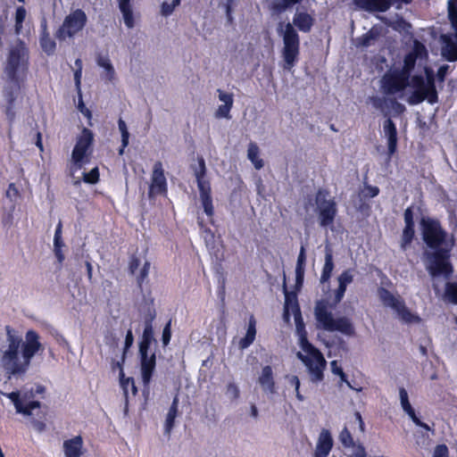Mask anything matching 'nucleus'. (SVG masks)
<instances>
[{"label":"nucleus","mask_w":457,"mask_h":457,"mask_svg":"<svg viewBox=\"0 0 457 457\" xmlns=\"http://www.w3.org/2000/svg\"><path fill=\"white\" fill-rule=\"evenodd\" d=\"M100 179V173L98 167L93 168L89 172L83 173V181L87 184H96Z\"/></svg>","instance_id":"nucleus-46"},{"label":"nucleus","mask_w":457,"mask_h":457,"mask_svg":"<svg viewBox=\"0 0 457 457\" xmlns=\"http://www.w3.org/2000/svg\"><path fill=\"white\" fill-rule=\"evenodd\" d=\"M293 23L300 31L308 33L314 24V19L307 12H296L294 16Z\"/></svg>","instance_id":"nucleus-28"},{"label":"nucleus","mask_w":457,"mask_h":457,"mask_svg":"<svg viewBox=\"0 0 457 457\" xmlns=\"http://www.w3.org/2000/svg\"><path fill=\"white\" fill-rule=\"evenodd\" d=\"M65 457H80L83 454V438L76 436L63 442Z\"/></svg>","instance_id":"nucleus-24"},{"label":"nucleus","mask_w":457,"mask_h":457,"mask_svg":"<svg viewBox=\"0 0 457 457\" xmlns=\"http://www.w3.org/2000/svg\"><path fill=\"white\" fill-rule=\"evenodd\" d=\"M357 10L368 12H385L390 9V0H352Z\"/></svg>","instance_id":"nucleus-20"},{"label":"nucleus","mask_w":457,"mask_h":457,"mask_svg":"<svg viewBox=\"0 0 457 457\" xmlns=\"http://www.w3.org/2000/svg\"><path fill=\"white\" fill-rule=\"evenodd\" d=\"M198 167L195 169L194 174L196 179L200 196L212 195L211 183L205 179L206 165L204 157L197 158Z\"/></svg>","instance_id":"nucleus-19"},{"label":"nucleus","mask_w":457,"mask_h":457,"mask_svg":"<svg viewBox=\"0 0 457 457\" xmlns=\"http://www.w3.org/2000/svg\"><path fill=\"white\" fill-rule=\"evenodd\" d=\"M352 271L351 269L344 270L337 278L338 283L347 287V286L353 281Z\"/></svg>","instance_id":"nucleus-50"},{"label":"nucleus","mask_w":457,"mask_h":457,"mask_svg":"<svg viewBox=\"0 0 457 457\" xmlns=\"http://www.w3.org/2000/svg\"><path fill=\"white\" fill-rule=\"evenodd\" d=\"M45 419H46L45 412H41V415L39 416V420L35 419V418L31 419V424H32L33 428H35V430H37L39 433L46 430V425L45 422Z\"/></svg>","instance_id":"nucleus-51"},{"label":"nucleus","mask_w":457,"mask_h":457,"mask_svg":"<svg viewBox=\"0 0 457 457\" xmlns=\"http://www.w3.org/2000/svg\"><path fill=\"white\" fill-rule=\"evenodd\" d=\"M316 204L320 227L327 228L334 224L337 214V204L334 197H329L327 189L320 188L316 193Z\"/></svg>","instance_id":"nucleus-13"},{"label":"nucleus","mask_w":457,"mask_h":457,"mask_svg":"<svg viewBox=\"0 0 457 457\" xmlns=\"http://www.w3.org/2000/svg\"><path fill=\"white\" fill-rule=\"evenodd\" d=\"M0 395H4L9 398L12 402L16 412L24 416H31L33 414V411L35 409H40L42 405L39 401H29L28 403H24V402H27L30 396H33L32 391L30 392L29 395V393H24L22 396H21V393L19 391L11 392L9 394H4L0 391Z\"/></svg>","instance_id":"nucleus-17"},{"label":"nucleus","mask_w":457,"mask_h":457,"mask_svg":"<svg viewBox=\"0 0 457 457\" xmlns=\"http://www.w3.org/2000/svg\"><path fill=\"white\" fill-rule=\"evenodd\" d=\"M425 73H426L425 81H426L427 86L430 91L429 92L430 97H431L432 101L438 100L437 91H436V85H435V75H434L433 71L428 68L425 69Z\"/></svg>","instance_id":"nucleus-40"},{"label":"nucleus","mask_w":457,"mask_h":457,"mask_svg":"<svg viewBox=\"0 0 457 457\" xmlns=\"http://www.w3.org/2000/svg\"><path fill=\"white\" fill-rule=\"evenodd\" d=\"M427 260V270L430 276H444L449 278L453 272V267L451 262V249L445 247L433 249L432 252L424 253Z\"/></svg>","instance_id":"nucleus-7"},{"label":"nucleus","mask_w":457,"mask_h":457,"mask_svg":"<svg viewBox=\"0 0 457 457\" xmlns=\"http://www.w3.org/2000/svg\"><path fill=\"white\" fill-rule=\"evenodd\" d=\"M303 0H276L271 4V10L276 13H281L287 9L300 4Z\"/></svg>","instance_id":"nucleus-37"},{"label":"nucleus","mask_w":457,"mask_h":457,"mask_svg":"<svg viewBox=\"0 0 457 457\" xmlns=\"http://www.w3.org/2000/svg\"><path fill=\"white\" fill-rule=\"evenodd\" d=\"M383 130L387 137V148L389 158L395 154L397 150V129L395 122L390 119H386L383 123Z\"/></svg>","instance_id":"nucleus-23"},{"label":"nucleus","mask_w":457,"mask_h":457,"mask_svg":"<svg viewBox=\"0 0 457 457\" xmlns=\"http://www.w3.org/2000/svg\"><path fill=\"white\" fill-rule=\"evenodd\" d=\"M200 199L205 214L210 218V222L213 224L214 207L212 195L200 196Z\"/></svg>","instance_id":"nucleus-43"},{"label":"nucleus","mask_w":457,"mask_h":457,"mask_svg":"<svg viewBox=\"0 0 457 457\" xmlns=\"http://www.w3.org/2000/svg\"><path fill=\"white\" fill-rule=\"evenodd\" d=\"M445 297L448 302L457 304V282L445 284Z\"/></svg>","instance_id":"nucleus-41"},{"label":"nucleus","mask_w":457,"mask_h":457,"mask_svg":"<svg viewBox=\"0 0 457 457\" xmlns=\"http://www.w3.org/2000/svg\"><path fill=\"white\" fill-rule=\"evenodd\" d=\"M379 194V188L376 186H366L365 187V196L373 198Z\"/></svg>","instance_id":"nucleus-61"},{"label":"nucleus","mask_w":457,"mask_h":457,"mask_svg":"<svg viewBox=\"0 0 457 457\" xmlns=\"http://www.w3.org/2000/svg\"><path fill=\"white\" fill-rule=\"evenodd\" d=\"M415 237V227H404L403 229L400 246L403 251L410 247Z\"/></svg>","instance_id":"nucleus-36"},{"label":"nucleus","mask_w":457,"mask_h":457,"mask_svg":"<svg viewBox=\"0 0 457 457\" xmlns=\"http://www.w3.org/2000/svg\"><path fill=\"white\" fill-rule=\"evenodd\" d=\"M4 71L19 91L29 71V51L22 41L10 49Z\"/></svg>","instance_id":"nucleus-5"},{"label":"nucleus","mask_w":457,"mask_h":457,"mask_svg":"<svg viewBox=\"0 0 457 457\" xmlns=\"http://www.w3.org/2000/svg\"><path fill=\"white\" fill-rule=\"evenodd\" d=\"M62 223L60 220L56 226L54 237V249H62L64 246V243L62 237Z\"/></svg>","instance_id":"nucleus-47"},{"label":"nucleus","mask_w":457,"mask_h":457,"mask_svg":"<svg viewBox=\"0 0 457 457\" xmlns=\"http://www.w3.org/2000/svg\"><path fill=\"white\" fill-rule=\"evenodd\" d=\"M27 11L24 6H18L16 8L14 16V31L16 35H19L23 29V22L26 19Z\"/></svg>","instance_id":"nucleus-38"},{"label":"nucleus","mask_w":457,"mask_h":457,"mask_svg":"<svg viewBox=\"0 0 457 457\" xmlns=\"http://www.w3.org/2000/svg\"><path fill=\"white\" fill-rule=\"evenodd\" d=\"M119 4V9L122 13L124 23L127 28L131 29L134 27V16L133 11L131 7V0H117Z\"/></svg>","instance_id":"nucleus-31"},{"label":"nucleus","mask_w":457,"mask_h":457,"mask_svg":"<svg viewBox=\"0 0 457 457\" xmlns=\"http://www.w3.org/2000/svg\"><path fill=\"white\" fill-rule=\"evenodd\" d=\"M118 126H119V129L121 133V147L119 151V154H122L124 149L129 145V133L128 131L126 122L122 119L119 120Z\"/></svg>","instance_id":"nucleus-42"},{"label":"nucleus","mask_w":457,"mask_h":457,"mask_svg":"<svg viewBox=\"0 0 457 457\" xmlns=\"http://www.w3.org/2000/svg\"><path fill=\"white\" fill-rule=\"evenodd\" d=\"M411 85L415 90L425 91L428 94L430 92L422 75L412 76Z\"/></svg>","instance_id":"nucleus-45"},{"label":"nucleus","mask_w":457,"mask_h":457,"mask_svg":"<svg viewBox=\"0 0 457 457\" xmlns=\"http://www.w3.org/2000/svg\"><path fill=\"white\" fill-rule=\"evenodd\" d=\"M180 1L181 0H172V2L170 4H169L167 2H163L162 4V8H161L162 14L163 16L170 15L173 12L175 7L179 5Z\"/></svg>","instance_id":"nucleus-48"},{"label":"nucleus","mask_w":457,"mask_h":457,"mask_svg":"<svg viewBox=\"0 0 457 457\" xmlns=\"http://www.w3.org/2000/svg\"><path fill=\"white\" fill-rule=\"evenodd\" d=\"M378 37V31L373 29H370L367 33L359 37L358 45L367 47L371 45V42L376 40Z\"/></svg>","instance_id":"nucleus-44"},{"label":"nucleus","mask_w":457,"mask_h":457,"mask_svg":"<svg viewBox=\"0 0 457 457\" xmlns=\"http://www.w3.org/2000/svg\"><path fill=\"white\" fill-rule=\"evenodd\" d=\"M334 267L335 265L332 250L327 246L325 250V262L320 275V282L322 284L329 281Z\"/></svg>","instance_id":"nucleus-29"},{"label":"nucleus","mask_w":457,"mask_h":457,"mask_svg":"<svg viewBox=\"0 0 457 457\" xmlns=\"http://www.w3.org/2000/svg\"><path fill=\"white\" fill-rule=\"evenodd\" d=\"M422 239L430 249L444 248L447 238V232L443 228L441 222L430 217L420 220Z\"/></svg>","instance_id":"nucleus-10"},{"label":"nucleus","mask_w":457,"mask_h":457,"mask_svg":"<svg viewBox=\"0 0 457 457\" xmlns=\"http://www.w3.org/2000/svg\"><path fill=\"white\" fill-rule=\"evenodd\" d=\"M278 31L283 33L282 56L285 69H292L298 61L300 54V37L291 23H287L283 30V23L278 25Z\"/></svg>","instance_id":"nucleus-8"},{"label":"nucleus","mask_w":457,"mask_h":457,"mask_svg":"<svg viewBox=\"0 0 457 457\" xmlns=\"http://www.w3.org/2000/svg\"><path fill=\"white\" fill-rule=\"evenodd\" d=\"M256 337V320L253 314L250 315L248 320V327L245 336L239 340L238 346L244 350L248 348L255 340Z\"/></svg>","instance_id":"nucleus-27"},{"label":"nucleus","mask_w":457,"mask_h":457,"mask_svg":"<svg viewBox=\"0 0 457 457\" xmlns=\"http://www.w3.org/2000/svg\"><path fill=\"white\" fill-rule=\"evenodd\" d=\"M171 338V321H168L163 328L162 335V342L163 346H167L170 344Z\"/></svg>","instance_id":"nucleus-53"},{"label":"nucleus","mask_w":457,"mask_h":457,"mask_svg":"<svg viewBox=\"0 0 457 457\" xmlns=\"http://www.w3.org/2000/svg\"><path fill=\"white\" fill-rule=\"evenodd\" d=\"M167 195L168 182L165 177L163 165L161 161H156L153 166L151 173L147 197L149 200H154L158 195L167 196Z\"/></svg>","instance_id":"nucleus-15"},{"label":"nucleus","mask_w":457,"mask_h":457,"mask_svg":"<svg viewBox=\"0 0 457 457\" xmlns=\"http://www.w3.org/2000/svg\"><path fill=\"white\" fill-rule=\"evenodd\" d=\"M154 314L145 320V328L138 344L140 372L142 382L145 387H149L156 367L155 352H153L151 354H149L151 345L154 342H156L154 336Z\"/></svg>","instance_id":"nucleus-4"},{"label":"nucleus","mask_w":457,"mask_h":457,"mask_svg":"<svg viewBox=\"0 0 457 457\" xmlns=\"http://www.w3.org/2000/svg\"><path fill=\"white\" fill-rule=\"evenodd\" d=\"M404 227H415L413 206H409L403 212Z\"/></svg>","instance_id":"nucleus-52"},{"label":"nucleus","mask_w":457,"mask_h":457,"mask_svg":"<svg viewBox=\"0 0 457 457\" xmlns=\"http://www.w3.org/2000/svg\"><path fill=\"white\" fill-rule=\"evenodd\" d=\"M218 93H219V96H218L219 100L223 102L224 103L223 104L233 105L234 99H233L232 94L224 92L221 89H218Z\"/></svg>","instance_id":"nucleus-55"},{"label":"nucleus","mask_w":457,"mask_h":457,"mask_svg":"<svg viewBox=\"0 0 457 457\" xmlns=\"http://www.w3.org/2000/svg\"><path fill=\"white\" fill-rule=\"evenodd\" d=\"M449 70V66L447 64H444L440 66L437 70L436 77L438 81L443 82L445 79V77L447 75Z\"/></svg>","instance_id":"nucleus-62"},{"label":"nucleus","mask_w":457,"mask_h":457,"mask_svg":"<svg viewBox=\"0 0 457 457\" xmlns=\"http://www.w3.org/2000/svg\"><path fill=\"white\" fill-rule=\"evenodd\" d=\"M258 382L265 393H276V383L271 366L266 365L262 368Z\"/></svg>","instance_id":"nucleus-25"},{"label":"nucleus","mask_w":457,"mask_h":457,"mask_svg":"<svg viewBox=\"0 0 457 457\" xmlns=\"http://www.w3.org/2000/svg\"><path fill=\"white\" fill-rule=\"evenodd\" d=\"M94 133L87 128H83L77 137L71 153L74 170H79L89 162L93 153Z\"/></svg>","instance_id":"nucleus-9"},{"label":"nucleus","mask_w":457,"mask_h":457,"mask_svg":"<svg viewBox=\"0 0 457 457\" xmlns=\"http://www.w3.org/2000/svg\"><path fill=\"white\" fill-rule=\"evenodd\" d=\"M410 77L399 69L387 71L380 79V88L386 96L403 93L410 85Z\"/></svg>","instance_id":"nucleus-14"},{"label":"nucleus","mask_w":457,"mask_h":457,"mask_svg":"<svg viewBox=\"0 0 457 457\" xmlns=\"http://www.w3.org/2000/svg\"><path fill=\"white\" fill-rule=\"evenodd\" d=\"M290 383L295 386V393H296V398L299 401H303V396L301 395L299 389H300V380L297 376H292L290 378Z\"/></svg>","instance_id":"nucleus-60"},{"label":"nucleus","mask_w":457,"mask_h":457,"mask_svg":"<svg viewBox=\"0 0 457 457\" xmlns=\"http://www.w3.org/2000/svg\"><path fill=\"white\" fill-rule=\"evenodd\" d=\"M226 1H227L226 4H225L226 17H227L228 22L229 24H232L234 22V18L232 15V12H233L232 5L234 4L236 0H226Z\"/></svg>","instance_id":"nucleus-58"},{"label":"nucleus","mask_w":457,"mask_h":457,"mask_svg":"<svg viewBox=\"0 0 457 457\" xmlns=\"http://www.w3.org/2000/svg\"><path fill=\"white\" fill-rule=\"evenodd\" d=\"M4 112H5V116H6V119L8 120L10 126H12V124L13 123L15 117H16V113L13 110V106L7 105Z\"/></svg>","instance_id":"nucleus-64"},{"label":"nucleus","mask_w":457,"mask_h":457,"mask_svg":"<svg viewBox=\"0 0 457 457\" xmlns=\"http://www.w3.org/2000/svg\"><path fill=\"white\" fill-rule=\"evenodd\" d=\"M365 424L361 414L355 411L353 419L348 422L339 434V441L345 448H354V452L347 457H367L365 447L359 442L357 433L364 434Z\"/></svg>","instance_id":"nucleus-6"},{"label":"nucleus","mask_w":457,"mask_h":457,"mask_svg":"<svg viewBox=\"0 0 457 457\" xmlns=\"http://www.w3.org/2000/svg\"><path fill=\"white\" fill-rule=\"evenodd\" d=\"M346 287L338 283V287L335 291L333 304H329L327 300L320 299L315 303L314 316L319 326L326 331H337L345 336H354L355 328L347 317H339L334 319L329 309L334 308L344 298Z\"/></svg>","instance_id":"nucleus-3"},{"label":"nucleus","mask_w":457,"mask_h":457,"mask_svg":"<svg viewBox=\"0 0 457 457\" xmlns=\"http://www.w3.org/2000/svg\"><path fill=\"white\" fill-rule=\"evenodd\" d=\"M260 149L256 143L251 142L248 145L247 158L251 161L256 170H261L264 166V162L259 157Z\"/></svg>","instance_id":"nucleus-33"},{"label":"nucleus","mask_w":457,"mask_h":457,"mask_svg":"<svg viewBox=\"0 0 457 457\" xmlns=\"http://www.w3.org/2000/svg\"><path fill=\"white\" fill-rule=\"evenodd\" d=\"M78 109L85 117H87L88 120H91L92 112L88 108L86 107L81 98L79 101Z\"/></svg>","instance_id":"nucleus-63"},{"label":"nucleus","mask_w":457,"mask_h":457,"mask_svg":"<svg viewBox=\"0 0 457 457\" xmlns=\"http://www.w3.org/2000/svg\"><path fill=\"white\" fill-rule=\"evenodd\" d=\"M150 267H151L150 262L145 261V263L143 264L142 268L140 269L139 273L136 277L137 285V287L139 288L140 292H143V290H144V288H143L144 284L145 282H148V275H149V271H150Z\"/></svg>","instance_id":"nucleus-39"},{"label":"nucleus","mask_w":457,"mask_h":457,"mask_svg":"<svg viewBox=\"0 0 457 457\" xmlns=\"http://www.w3.org/2000/svg\"><path fill=\"white\" fill-rule=\"evenodd\" d=\"M378 295L383 304L394 309L403 320L411 322L419 319L414 317L400 296L394 295L388 289L380 287L378 289Z\"/></svg>","instance_id":"nucleus-16"},{"label":"nucleus","mask_w":457,"mask_h":457,"mask_svg":"<svg viewBox=\"0 0 457 457\" xmlns=\"http://www.w3.org/2000/svg\"><path fill=\"white\" fill-rule=\"evenodd\" d=\"M233 105L229 104H220L215 112V117L218 119L226 118L230 119V111Z\"/></svg>","instance_id":"nucleus-49"},{"label":"nucleus","mask_w":457,"mask_h":457,"mask_svg":"<svg viewBox=\"0 0 457 457\" xmlns=\"http://www.w3.org/2000/svg\"><path fill=\"white\" fill-rule=\"evenodd\" d=\"M179 412V398L175 396L169 409L166 420H165V431L170 433L174 427L175 419Z\"/></svg>","instance_id":"nucleus-34"},{"label":"nucleus","mask_w":457,"mask_h":457,"mask_svg":"<svg viewBox=\"0 0 457 457\" xmlns=\"http://www.w3.org/2000/svg\"><path fill=\"white\" fill-rule=\"evenodd\" d=\"M96 60L97 65L99 67L104 69V71H105L104 79L110 82L114 80L116 73H115V70L111 62V60H110L108 54L103 55L102 54H98L96 55Z\"/></svg>","instance_id":"nucleus-30"},{"label":"nucleus","mask_w":457,"mask_h":457,"mask_svg":"<svg viewBox=\"0 0 457 457\" xmlns=\"http://www.w3.org/2000/svg\"><path fill=\"white\" fill-rule=\"evenodd\" d=\"M427 100L429 104H434L438 102V100L432 101L430 97V93H426L425 91L415 90L408 98V103L411 105H415L422 103Z\"/></svg>","instance_id":"nucleus-35"},{"label":"nucleus","mask_w":457,"mask_h":457,"mask_svg":"<svg viewBox=\"0 0 457 457\" xmlns=\"http://www.w3.org/2000/svg\"><path fill=\"white\" fill-rule=\"evenodd\" d=\"M333 438L328 429L320 433L313 457H328L333 448Z\"/></svg>","instance_id":"nucleus-21"},{"label":"nucleus","mask_w":457,"mask_h":457,"mask_svg":"<svg viewBox=\"0 0 457 457\" xmlns=\"http://www.w3.org/2000/svg\"><path fill=\"white\" fill-rule=\"evenodd\" d=\"M399 396H400V402H401V406H402L403 410L404 411V412H406L408 414V416L411 418V420L413 421V423L415 425H417L418 427L422 428L426 430H430V427L427 423L421 421L417 417L415 410L412 408V406L409 401L408 393H407L406 389L403 386L399 388Z\"/></svg>","instance_id":"nucleus-22"},{"label":"nucleus","mask_w":457,"mask_h":457,"mask_svg":"<svg viewBox=\"0 0 457 457\" xmlns=\"http://www.w3.org/2000/svg\"><path fill=\"white\" fill-rule=\"evenodd\" d=\"M125 361V355L122 354L121 361H116L112 363V370H115L118 368L120 370V386H125V381H124V371H123V363Z\"/></svg>","instance_id":"nucleus-56"},{"label":"nucleus","mask_w":457,"mask_h":457,"mask_svg":"<svg viewBox=\"0 0 457 457\" xmlns=\"http://www.w3.org/2000/svg\"><path fill=\"white\" fill-rule=\"evenodd\" d=\"M134 343V336L131 329H129L126 333L125 337V342H124V347H123V353L126 355L127 352L129 350V348L132 346Z\"/></svg>","instance_id":"nucleus-57"},{"label":"nucleus","mask_w":457,"mask_h":457,"mask_svg":"<svg viewBox=\"0 0 457 457\" xmlns=\"http://www.w3.org/2000/svg\"><path fill=\"white\" fill-rule=\"evenodd\" d=\"M369 100L372 104L373 107L377 110L383 111L387 104H390L395 109H399L401 111L404 110V106L398 103L395 98H386L378 96H372L369 98Z\"/></svg>","instance_id":"nucleus-32"},{"label":"nucleus","mask_w":457,"mask_h":457,"mask_svg":"<svg viewBox=\"0 0 457 457\" xmlns=\"http://www.w3.org/2000/svg\"><path fill=\"white\" fill-rule=\"evenodd\" d=\"M423 57H428V51L422 43L415 41L413 49L404 56L403 65L399 70L411 78V72L415 68L418 58Z\"/></svg>","instance_id":"nucleus-18"},{"label":"nucleus","mask_w":457,"mask_h":457,"mask_svg":"<svg viewBox=\"0 0 457 457\" xmlns=\"http://www.w3.org/2000/svg\"><path fill=\"white\" fill-rule=\"evenodd\" d=\"M87 22V16L82 9L71 11L63 20L62 25L55 32L59 40L74 37L84 29Z\"/></svg>","instance_id":"nucleus-12"},{"label":"nucleus","mask_w":457,"mask_h":457,"mask_svg":"<svg viewBox=\"0 0 457 457\" xmlns=\"http://www.w3.org/2000/svg\"><path fill=\"white\" fill-rule=\"evenodd\" d=\"M139 265H140V259L136 254H132L129 257V272L131 275H136L137 270L138 269Z\"/></svg>","instance_id":"nucleus-54"},{"label":"nucleus","mask_w":457,"mask_h":457,"mask_svg":"<svg viewBox=\"0 0 457 457\" xmlns=\"http://www.w3.org/2000/svg\"><path fill=\"white\" fill-rule=\"evenodd\" d=\"M433 457H449V451L445 445H438L436 446Z\"/></svg>","instance_id":"nucleus-59"},{"label":"nucleus","mask_w":457,"mask_h":457,"mask_svg":"<svg viewBox=\"0 0 457 457\" xmlns=\"http://www.w3.org/2000/svg\"><path fill=\"white\" fill-rule=\"evenodd\" d=\"M39 44L42 50L47 54L52 55L56 50V43L51 38L50 34L47 30L46 21H44L41 23V31L39 37Z\"/></svg>","instance_id":"nucleus-26"},{"label":"nucleus","mask_w":457,"mask_h":457,"mask_svg":"<svg viewBox=\"0 0 457 457\" xmlns=\"http://www.w3.org/2000/svg\"><path fill=\"white\" fill-rule=\"evenodd\" d=\"M5 339L0 346V362L8 378H21L28 372L32 358L43 351L39 335L29 329L23 340L21 334L11 327H4Z\"/></svg>","instance_id":"nucleus-1"},{"label":"nucleus","mask_w":457,"mask_h":457,"mask_svg":"<svg viewBox=\"0 0 457 457\" xmlns=\"http://www.w3.org/2000/svg\"><path fill=\"white\" fill-rule=\"evenodd\" d=\"M284 289L287 291L286 284H284ZM289 308L292 309L295 315L296 333L299 337V345L302 350L306 353L303 354L301 352H298L296 356L306 366L311 381L312 383L321 382L324 379V370L327 366V361L322 353L308 340L307 331L302 318L297 299L295 297L294 300H291L288 293L286 292V312H288Z\"/></svg>","instance_id":"nucleus-2"},{"label":"nucleus","mask_w":457,"mask_h":457,"mask_svg":"<svg viewBox=\"0 0 457 457\" xmlns=\"http://www.w3.org/2000/svg\"><path fill=\"white\" fill-rule=\"evenodd\" d=\"M448 19L453 34H443L441 36L442 54L448 62L457 61V0L448 1Z\"/></svg>","instance_id":"nucleus-11"}]
</instances>
